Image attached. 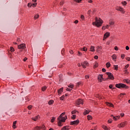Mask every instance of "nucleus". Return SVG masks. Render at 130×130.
Masks as SVG:
<instances>
[{
  "instance_id": "obj_1",
  "label": "nucleus",
  "mask_w": 130,
  "mask_h": 130,
  "mask_svg": "<svg viewBox=\"0 0 130 130\" xmlns=\"http://www.w3.org/2000/svg\"><path fill=\"white\" fill-rule=\"evenodd\" d=\"M66 114L65 112L62 113L60 114V115L57 118L58 122V126H62V125H61V122H64L66 121V118L62 117L63 115Z\"/></svg>"
},
{
  "instance_id": "obj_2",
  "label": "nucleus",
  "mask_w": 130,
  "mask_h": 130,
  "mask_svg": "<svg viewBox=\"0 0 130 130\" xmlns=\"http://www.w3.org/2000/svg\"><path fill=\"white\" fill-rule=\"evenodd\" d=\"M95 22L92 23L93 25H95L96 27H100L102 26V24L103 23V20L101 19V18H99L98 17L95 18Z\"/></svg>"
},
{
  "instance_id": "obj_3",
  "label": "nucleus",
  "mask_w": 130,
  "mask_h": 130,
  "mask_svg": "<svg viewBox=\"0 0 130 130\" xmlns=\"http://www.w3.org/2000/svg\"><path fill=\"white\" fill-rule=\"evenodd\" d=\"M115 87L119 89H120V88H125L126 89H127V88H128L125 84L122 83L116 84Z\"/></svg>"
},
{
  "instance_id": "obj_4",
  "label": "nucleus",
  "mask_w": 130,
  "mask_h": 130,
  "mask_svg": "<svg viewBox=\"0 0 130 130\" xmlns=\"http://www.w3.org/2000/svg\"><path fill=\"white\" fill-rule=\"evenodd\" d=\"M106 74L107 75V76H108V78L110 79V80H114V77L113 76V74H112V73L110 72H106Z\"/></svg>"
},
{
  "instance_id": "obj_5",
  "label": "nucleus",
  "mask_w": 130,
  "mask_h": 130,
  "mask_svg": "<svg viewBox=\"0 0 130 130\" xmlns=\"http://www.w3.org/2000/svg\"><path fill=\"white\" fill-rule=\"evenodd\" d=\"M81 66L83 69H86V67L89 66V63L87 61H85L81 63Z\"/></svg>"
},
{
  "instance_id": "obj_6",
  "label": "nucleus",
  "mask_w": 130,
  "mask_h": 130,
  "mask_svg": "<svg viewBox=\"0 0 130 130\" xmlns=\"http://www.w3.org/2000/svg\"><path fill=\"white\" fill-rule=\"evenodd\" d=\"M84 102L83 101V100L82 99H78L76 101V106H79L80 104H83V103Z\"/></svg>"
},
{
  "instance_id": "obj_7",
  "label": "nucleus",
  "mask_w": 130,
  "mask_h": 130,
  "mask_svg": "<svg viewBox=\"0 0 130 130\" xmlns=\"http://www.w3.org/2000/svg\"><path fill=\"white\" fill-rule=\"evenodd\" d=\"M19 49H25L26 48V45L25 44H22L18 46Z\"/></svg>"
},
{
  "instance_id": "obj_8",
  "label": "nucleus",
  "mask_w": 130,
  "mask_h": 130,
  "mask_svg": "<svg viewBox=\"0 0 130 130\" xmlns=\"http://www.w3.org/2000/svg\"><path fill=\"white\" fill-rule=\"evenodd\" d=\"M79 122H80V121L79 120H76L70 122V124L72 125H77V124H78Z\"/></svg>"
},
{
  "instance_id": "obj_9",
  "label": "nucleus",
  "mask_w": 130,
  "mask_h": 130,
  "mask_svg": "<svg viewBox=\"0 0 130 130\" xmlns=\"http://www.w3.org/2000/svg\"><path fill=\"white\" fill-rule=\"evenodd\" d=\"M110 35V33L109 32H106V34H105L103 40H105L106 38H108V37H109Z\"/></svg>"
},
{
  "instance_id": "obj_10",
  "label": "nucleus",
  "mask_w": 130,
  "mask_h": 130,
  "mask_svg": "<svg viewBox=\"0 0 130 130\" xmlns=\"http://www.w3.org/2000/svg\"><path fill=\"white\" fill-rule=\"evenodd\" d=\"M125 126V122H122L120 124H119L118 125V127H124Z\"/></svg>"
},
{
  "instance_id": "obj_11",
  "label": "nucleus",
  "mask_w": 130,
  "mask_h": 130,
  "mask_svg": "<svg viewBox=\"0 0 130 130\" xmlns=\"http://www.w3.org/2000/svg\"><path fill=\"white\" fill-rule=\"evenodd\" d=\"M63 92V87H62L58 90V94L60 95Z\"/></svg>"
},
{
  "instance_id": "obj_12",
  "label": "nucleus",
  "mask_w": 130,
  "mask_h": 130,
  "mask_svg": "<svg viewBox=\"0 0 130 130\" xmlns=\"http://www.w3.org/2000/svg\"><path fill=\"white\" fill-rule=\"evenodd\" d=\"M102 79H103V75L100 74L98 76L99 81H100V82H102Z\"/></svg>"
},
{
  "instance_id": "obj_13",
  "label": "nucleus",
  "mask_w": 130,
  "mask_h": 130,
  "mask_svg": "<svg viewBox=\"0 0 130 130\" xmlns=\"http://www.w3.org/2000/svg\"><path fill=\"white\" fill-rule=\"evenodd\" d=\"M89 112H90V111H88L87 110L85 109L83 114L84 115H87V114H89Z\"/></svg>"
},
{
  "instance_id": "obj_14",
  "label": "nucleus",
  "mask_w": 130,
  "mask_h": 130,
  "mask_svg": "<svg viewBox=\"0 0 130 130\" xmlns=\"http://www.w3.org/2000/svg\"><path fill=\"white\" fill-rule=\"evenodd\" d=\"M102 127L105 130H109V129H110V127H108L107 126L103 125L102 126Z\"/></svg>"
},
{
  "instance_id": "obj_15",
  "label": "nucleus",
  "mask_w": 130,
  "mask_h": 130,
  "mask_svg": "<svg viewBox=\"0 0 130 130\" xmlns=\"http://www.w3.org/2000/svg\"><path fill=\"white\" fill-rule=\"evenodd\" d=\"M119 117H120V116H113V119H114V120H117V119H118L119 118Z\"/></svg>"
},
{
  "instance_id": "obj_16",
  "label": "nucleus",
  "mask_w": 130,
  "mask_h": 130,
  "mask_svg": "<svg viewBox=\"0 0 130 130\" xmlns=\"http://www.w3.org/2000/svg\"><path fill=\"white\" fill-rule=\"evenodd\" d=\"M90 51H92V52L95 51V47L93 46H91L90 48Z\"/></svg>"
},
{
  "instance_id": "obj_17",
  "label": "nucleus",
  "mask_w": 130,
  "mask_h": 130,
  "mask_svg": "<svg viewBox=\"0 0 130 130\" xmlns=\"http://www.w3.org/2000/svg\"><path fill=\"white\" fill-rule=\"evenodd\" d=\"M109 24L110 26H112V25H114V21H112V20H110L109 21Z\"/></svg>"
},
{
  "instance_id": "obj_18",
  "label": "nucleus",
  "mask_w": 130,
  "mask_h": 130,
  "mask_svg": "<svg viewBox=\"0 0 130 130\" xmlns=\"http://www.w3.org/2000/svg\"><path fill=\"white\" fill-rule=\"evenodd\" d=\"M106 103L108 105V106H110V107H113V104L108 103V102H107Z\"/></svg>"
},
{
  "instance_id": "obj_19",
  "label": "nucleus",
  "mask_w": 130,
  "mask_h": 130,
  "mask_svg": "<svg viewBox=\"0 0 130 130\" xmlns=\"http://www.w3.org/2000/svg\"><path fill=\"white\" fill-rule=\"evenodd\" d=\"M40 129H41V127L38 126L35 127L34 129V130H40Z\"/></svg>"
},
{
  "instance_id": "obj_20",
  "label": "nucleus",
  "mask_w": 130,
  "mask_h": 130,
  "mask_svg": "<svg viewBox=\"0 0 130 130\" xmlns=\"http://www.w3.org/2000/svg\"><path fill=\"white\" fill-rule=\"evenodd\" d=\"M38 118H39V116H37L35 118H32V119L34 120V121H36Z\"/></svg>"
},
{
  "instance_id": "obj_21",
  "label": "nucleus",
  "mask_w": 130,
  "mask_h": 130,
  "mask_svg": "<svg viewBox=\"0 0 130 130\" xmlns=\"http://www.w3.org/2000/svg\"><path fill=\"white\" fill-rule=\"evenodd\" d=\"M16 123H17V121H15L14 122H13V128H16Z\"/></svg>"
},
{
  "instance_id": "obj_22",
  "label": "nucleus",
  "mask_w": 130,
  "mask_h": 130,
  "mask_svg": "<svg viewBox=\"0 0 130 130\" xmlns=\"http://www.w3.org/2000/svg\"><path fill=\"white\" fill-rule=\"evenodd\" d=\"M110 66H111V64H110V62H108L107 63H106V67L107 68H110Z\"/></svg>"
},
{
  "instance_id": "obj_23",
  "label": "nucleus",
  "mask_w": 130,
  "mask_h": 130,
  "mask_svg": "<svg viewBox=\"0 0 130 130\" xmlns=\"http://www.w3.org/2000/svg\"><path fill=\"white\" fill-rule=\"evenodd\" d=\"M54 102V101H53V100H51L48 102V104L49 105H51V104H53Z\"/></svg>"
},
{
  "instance_id": "obj_24",
  "label": "nucleus",
  "mask_w": 130,
  "mask_h": 130,
  "mask_svg": "<svg viewBox=\"0 0 130 130\" xmlns=\"http://www.w3.org/2000/svg\"><path fill=\"white\" fill-rule=\"evenodd\" d=\"M120 12H121L122 14H124V10H123V9L122 8L120 7Z\"/></svg>"
},
{
  "instance_id": "obj_25",
  "label": "nucleus",
  "mask_w": 130,
  "mask_h": 130,
  "mask_svg": "<svg viewBox=\"0 0 130 130\" xmlns=\"http://www.w3.org/2000/svg\"><path fill=\"white\" fill-rule=\"evenodd\" d=\"M68 126H65L63 127L61 129V130H68Z\"/></svg>"
},
{
  "instance_id": "obj_26",
  "label": "nucleus",
  "mask_w": 130,
  "mask_h": 130,
  "mask_svg": "<svg viewBox=\"0 0 130 130\" xmlns=\"http://www.w3.org/2000/svg\"><path fill=\"white\" fill-rule=\"evenodd\" d=\"M87 119L88 120H91V119H92V116L91 115H88L87 116Z\"/></svg>"
},
{
  "instance_id": "obj_27",
  "label": "nucleus",
  "mask_w": 130,
  "mask_h": 130,
  "mask_svg": "<svg viewBox=\"0 0 130 130\" xmlns=\"http://www.w3.org/2000/svg\"><path fill=\"white\" fill-rule=\"evenodd\" d=\"M38 18H39V15H38V14L34 16V19H35V20H36L37 19H38Z\"/></svg>"
},
{
  "instance_id": "obj_28",
  "label": "nucleus",
  "mask_w": 130,
  "mask_h": 130,
  "mask_svg": "<svg viewBox=\"0 0 130 130\" xmlns=\"http://www.w3.org/2000/svg\"><path fill=\"white\" fill-rule=\"evenodd\" d=\"M47 88V87H46V86H44L42 88V90L43 91V92H44V91H45Z\"/></svg>"
},
{
  "instance_id": "obj_29",
  "label": "nucleus",
  "mask_w": 130,
  "mask_h": 130,
  "mask_svg": "<svg viewBox=\"0 0 130 130\" xmlns=\"http://www.w3.org/2000/svg\"><path fill=\"white\" fill-rule=\"evenodd\" d=\"M10 51H11V52H14V51H15V49H14L13 47H11Z\"/></svg>"
},
{
  "instance_id": "obj_30",
  "label": "nucleus",
  "mask_w": 130,
  "mask_h": 130,
  "mask_svg": "<svg viewBox=\"0 0 130 130\" xmlns=\"http://www.w3.org/2000/svg\"><path fill=\"white\" fill-rule=\"evenodd\" d=\"M112 57L113 59H116V55L113 54V55L112 56Z\"/></svg>"
},
{
  "instance_id": "obj_31",
  "label": "nucleus",
  "mask_w": 130,
  "mask_h": 130,
  "mask_svg": "<svg viewBox=\"0 0 130 130\" xmlns=\"http://www.w3.org/2000/svg\"><path fill=\"white\" fill-rule=\"evenodd\" d=\"M69 88H71V89H73L74 88V85L73 84H69L68 85Z\"/></svg>"
},
{
  "instance_id": "obj_32",
  "label": "nucleus",
  "mask_w": 130,
  "mask_h": 130,
  "mask_svg": "<svg viewBox=\"0 0 130 130\" xmlns=\"http://www.w3.org/2000/svg\"><path fill=\"white\" fill-rule=\"evenodd\" d=\"M114 70H115L116 71H117L118 69V67L117 66L114 65Z\"/></svg>"
},
{
  "instance_id": "obj_33",
  "label": "nucleus",
  "mask_w": 130,
  "mask_h": 130,
  "mask_svg": "<svg viewBox=\"0 0 130 130\" xmlns=\"http://www.w3.org/2000/svg\"><path fill=\"white\" fill-rule=\"evenodd\" d=\"M81 20H82V21H84V20H85V17L84 16V15L81 16Z\"/></svg>"
},
{
  "instance_id": "obj_34",
  "label": "nucleus",
  "mask_w": 130,
  "mask_h": 130,
  "mask_svg": "<svg viewBox=\"0 0 130 130\" xmlns=\"http://www.w3.org/2000/svg\"><path fill=\"white\" fill-rule=\"evenodd\" d=\"M121 4L123 5V6H125L126 5V2L124 1L121 3Z\"/></svg>"
},
{
  "instance_id": "obj_35",
  "label": "nucleus",
  "mask_w": 130,
  "mask_h": 130,
  "mask_svg": "<svg viewBox=\"0 0 130 130\" xmlns=\"http://www.w3.org/2000/svg\"><path fill=\"white\" fill-rule=\"evenodd\" d=\"M55 120V117H52V119L51 120V122H54Z\"/></svg>"
},
{
  "instance_id": "obj_36",
  "label": "nucleus",
  "mask_w": 130,
  "mask_h": 130,
  "mask_svg": "<svg viewBox=\"0 0 130 130\" xmlns=\"http://www.w3.org/2000/svg\"><path fill=\"white\" fill-rule=\"evenodd\" d=\"M74 2H76V3H80L81 2H82V0H74Z\"/></svg>"
},
{
  "instance_id": "obj_37",
  "label": "nucleus",
  "mask_w": 130,
  "mask_h": 130,
  "mask_svg": "<svg viewBox=\"0 0 130 130\" xmlns=\"http://www.w3.org/2000/svg\"><path fill=\"white\" fill-rule=\"evenodd\" d=\"M71 118H72V119H76V115H73L72 116Z\"/></svg>"
},
{
  "instance_id": "obj_38",
  "label": "nucleus",
  "mask_w": 130,
  "mask_h": 130,
  "mask_svg": "<svg viewBox=\"0 0 130 130\" xmlns=\"http://www.w3.org/2000/svg\"><path fill=\"white\" fill-rule=\"evenodd\" d=\"M82 50H83V51H87V48L84 47H83V49H82Z\"/></svg>"
},
{
  "instance_id": "obj_39",
  "label": "nucleus",
  "mask_w": 130,
  "mask_h": 130,
  "mask_svg": "<svg viewBox=\"0 0 130 130\" xmlns=\"http://www.w3.org/2000/svg\"><path fill=\"white\" fill-rule=\"evenodd\" d=\"M60 100H63L64 99V95H62L60 98Z\"/></svg>"
},
{
  "instance_id": "obj_40",
  "label": "nucleus",
  "mask_w": 130,
  "mask_h": 130,
  "mask_svg": "<svg viewBox=\"0 0 130 130\" xmlns=\"http://www.w3.org/2000/svg\"><path fill=\"white\" fill-rule=\"evenodd\" d=\"M77 112V111L74 110L72 111V114H75Z\"/></svg>"
},
{
  "instance_id": "obj_41",
  "label": "nucleus",
  "mask_w": 130,
  "mask_h": 130,
  "mask_svg": "<svg viewBox=\"0 0 130 130\" xmlns=\"http://www.w3.org/2000/svg\"><path fill=\"white\" fill-rule=\"evenodd\" d=\"M108 121L109 123H111V122H112V119H110L108 120Z\"/></svg>"
},
{
  "instance_id": "obj_42",
  "label": "nucleus",
  "mask_w": 130,
  "mask_h": 130,
  "mask_svg": "<svg viewBox=\"0 0 130 130\" xmlns=\"http://www.w3.org/2000/svg\"><path fill=\"white\" fill-rule=\"evenodd\" d=\"M27 108H28V109L30 110V109L32 108V106H28Z\"/></svg>"
},
{
  "instance_id": "obj_43",
  "label": "nucleus",
  "mask_w": 130,
  "mask_h": 130,
  "mask_svg": "<svg viewBox=\"0 0 130 130\" xmlns=\"http://www.w3.org/2000/svg\"><path fill=\"white\" fill-rule=\"evenodd\" d=\"M114 49L115 50H116V51H117V50H118V48L117 47V46H115L114 47Z\"/></svg>"
},
{
  "instance_id": "obj_44",
  "label": "nucleus",
  "mask_w": 130,
  "mask_h": 130,
  "mask_svg": "<svg viewBox=\"0 0 130 130\" xmlns=\"http://www.w3.org/2000/svg\"><path fill=\"white\" fill-rule=\"evenodd\" d=\"M80 85H81V82H78L77 84V85H76V86L77 87H79V86H80Z\"/></svg>"
},
{
  "instance_id": "obj_45",
  "label": "nucleus",
  "mask_w": 130,
  "mask_h": 130,
  "mask_svg": "<svg viewBox=\"0 0 130 130\" xmlns=\"http://www.w3.org/2000/svg\"><path fill=\"white\" fill-rule=\"evenodd\" d=\"M126 59L128 61H130V58L129 57H126Z\"/></svg>"
},
{
  "instance_id": "obj_46",
  "label": "nucleus",
  "mask_w": 130,
  "mask_h": 130,
  "mask_svg": "<svg viewBox=\"0 0 130 130\" xmlns=\"http://www.w3.org/2000/svg\"><path fill=\"white\" fill-rule=\"evenodd\" d=\"M37 3H34L32 4V5H31V6H32V7H35L36 6H37Z\"/></svg>"
},
{
  "instance_id": "obj_47",
  "label": "nucleus",
  "mask_w": 130,
  "mask_h": 130,
  "mask_svg": "<svg viewBox=\"0 0 130 130\" xmlns=\"http://www.w3.org/2000/svg\"><path fill=\"white\" fill-rule=\"evenodd\" d=\"M102 72H103V73H105V72H106V69L104 68L102 69Z\"/></svg>"
},
{
  "instance_id": "obj_48",
  "label": "nucleus",
  "mask_w": 130,
  "mask_h": 130,
  "mask_svg": "<svg viewBox=\"0 0 130 130\" xmlns=\"http://www.w3.org/2000/svg\"><path fill=\"white\" fill-rule=\"evenodd\" d=\"M94 58H95V59H98V56L95 55V56H94Z\"/></svg>"
},
{
  "instance_id": "obj_49",
  "label": "nucleus",
  "mask_w": 130,
  "mask_h": 130,
  "mask_svg": "<svg viewBox=\"0 0 130 130\" xmlns=\"http://www.w3.org/2000/svg\"><path fill=\"white\" fill-rule=\"evenodd\" d=\"M129 49V47L128 46H126V50H128Z\"/></svg>"
},
{
  "instance_id": "obj_50",
  "label": "nucleus",
  "mask_w": 130,
  "mask_h": 130,
  "mask_svg": "<svg viewBox=\"0 0 130 130\" xmlns=\"http://www.w3.org/2000/svg\"><path fill=\"white\" fill-rule=\"evenodd\" d=\"M128 67H129V65L128 64H127V65H126L125 66V69H127V68H128Z\"/></svg>"
},
{
  "instance_id": "obj_51",
  "label": "nucleus",
  "mask_w": 130,
  "mask_h": 130,
  "mask_svg": "<svg viewBox=\"0 0 130 130\" xmlns=\"http://www.w3.org/2000/svg\"><path fill=\"white\" fill-rule=\"evenodd\" d=\"M127 84H129L130 83V80L128 79H127V82H126Z\"/></svg>"
},
{
  "instance_id": "obj_52",
  "label": "nucleus",
  "mask_w": 130,
  "mask_h": 130,
  "mask_svg": "<svg viewBox=\"0 0 130 130\" xmlns=\"http://www.w3.org/2000/svg\"><path fill=\"white\" fill-rule=\"evenodd\" d=\"M67 91H72V89H71V88H67Z\"/></svg>"
},
{
  "instance_id": "obj_53",
  "label": "nucleus",
  "mask_w": 130,
  "mask_h": 130,
  "mask_svg": "<svg viewBox=\"0 0 130 130\" xmlns=\"http://www.w3.org/2000/svg\"><path fill=\"white\" fill-rule=\"evenodd\" d=\"M116 10L117 11H120V7H118V8H116Z\"/></svg>"
},
{
  "instance_id": "obj_54",
  "label": "nucleus",
  "mask_w": 130,
  "mask_h": 130,
  "mask_svg": "<svg viewBox=\"0 0 130 130\" xmlns=\"http://www.w3.org/2000/svg\"><path fill=\"white\" fill-rule=\"evenodd\" d=\"M121 58H124V54H122L121 55Z\"/></svg>"
},
{
  "instance_id": "obj_55",
  "label": "nucleus",
  "mask_w": 130,
  "mask_h": 130,
  "mask_svg": "<svg viewBox=\"0 0 130 130\" xmlns=\"http://www.w3.org/2000/svg\"><path fill=\"white\" fill-rule=\"evenodd\" d=\"M27 57H25L24 59H23V61H26L27 60Z\"/></svg>"
},
{
  "instance_id": "obj_56",
  "label": "nucleus",
  "mask_w": 130,
  "mask_h": 130,
  "mask_svg": "<svg viewBox=\"0 0 130 130\" xmlns=\"http://www.w3.org/2000/svg\"><path fill=\"white\" fill-rule=\"evenodd\" d=\"M109 87L110 89H112L113 86H112V85L111 84V85H109Z\"/></svg>"
},
{
  "instance_id": "obj_57",
  "label": "nucleus",
  "mask_w": 130,
  "mask_h": 130,
  "mask_svg": "<svg viewBox=\"0 0 130 130\" xmlns=\"http://www.w3.org/2000/svg\"><path fill=\"white\" fill-rule=\"evenodd\" d=\"M94 67H95V68H97V67H98V63H95Z\"/></svg>"
},
{
  "instance_id": "obj_58",
  "label": "nucleus",
  "mask_w": 130,
  "mask_h": 130,
  "mask_svg": "<svg viewBox=\"0 0 130 130\" xmlns=\"http://www.w3.org/2000/svg\"><path fill=\"white\" fill-rule=\"evenodd\" d=\"M74 23H75V24H78V23H79V21H78V20H75V22H74Z\"/></svg>"
},
{
  "instance_id": "obj_59",
  "label": "nucleus",
  "mask_w": 130,
  "mask_h": 130,
  "mask_svg": "<svg viewBox=\"0 0 130 130\" xmlns=\"http://www.w3.org/2000/svg\"><path fill=\"white\" fill-rule=\"evenodd\" d=\"M45 126H44V125L42 127H41V128H42L43 129H45Z\"/></svg>"
},
{
  "instance_id": "obj_60",
  "label": "nucleus",
  "mask_w": 130,
  "mask_h": 130,
  "mask_svg": "<svg viewBox=\"0 0 130 130\" xmlns=\"http://www.w3.org/2000/svg\"><path fill=\"white\" fill-rule=\"evenodd\" d=\"M28 7H31V6H32V5L31 4V3H29L27 5Z\"/></svg>"
},
{
  "instance_id": "obj_61",
  "label": "nucleus",
  "mask_w": 130,
  "mask_h": 130,
  "mask_svg": "<svg viewBox=\"0 0 130 130\" xmlns=\"http://www.w3.org/2000/svg\"><path fill=\"white\" fill-rule=\"evenodd\" d=\"M120 115L122 117L124 116V113H121Z\"/></svg>"
},
{
  "instance_id": "obj_62",
  "label": "nucleus",
  "mask_w": 130,
  "mask_h": 130,
  "mask_svg": "<svg viewBox=\"0 0 130 130\" xmlns=\"http://www.w3.org/2000/svg\"><path fill=\"white\" fill-rule=\"evenodd\" d=\"M60 6H62V5H63V1H62L60 3Z\"/></svg>"
},
{
  "instance_id": "obj_63",
  "label": "nucleus",
  "mask_w": 130,
  "mask_h": 130,
  "mask_svg": "<svg viewBox=\"0 0 130 130\" xmlns=\"http://www.w3.org/2000/svg\"><path fill=\"white\" fill-rule=\"evenodd\" d=\"M85 79H89V76L88 75L85 76Z\"/></svg>"
},
{
  "instance_id": "obj_64",
  "label": "nucleus",
  "mask_w": 130,
  "mask_h": 130,
  "mask_svg": "<svg viewBox=\"0 0 130 130\" xmlns=\"http://www.w3.org/2000/svg\"><path fill=\"white\" fill-rule=\"evenodd\" d=\"M88 3H93V1L92 0H89Z\"/></svg>"
}]
</instances>
